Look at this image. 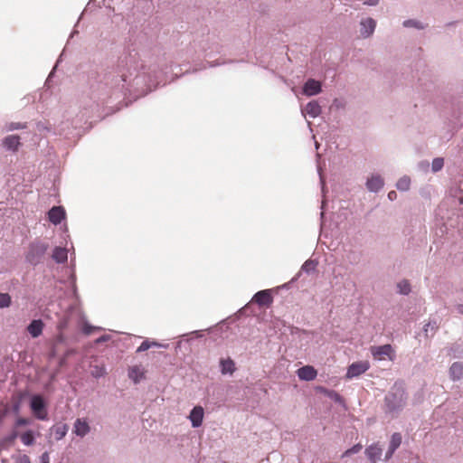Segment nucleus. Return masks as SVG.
<instances>
[{
	"label": "nucleus",
	"mask_w": 463,
	"mask_h": 463,
	"mask_svg": "<svg viewBox=\"0 0 463 463\" xmlns=\"http://www.w3.org/2000/svg\"><path fill=\"white\" fill-rule=\"evenodd\" d=\"M17 437H18V432L15 430H14L11 431L10 434L6 435L5 437H4L2 439L1 445L2 446L11 445L17 439Z\"/></svg>",
	"instance_id": "obj_34"
},
{
	"label": "nucleus",
	"mask_w": 463,
	"mask_h": 463,
	"mask_svg": "<svg viewBox=\"0 0 463 463\" xmlns=\"http://www.w3.org/2000/svg\"><path fill=\"white\" fill-rule=\"evenodd\" d=\"M362 449V445L361 444H355L354 445L353 447H351L350 449H348L347 450H345L343 454V457H349L353 454H356L358 453L360 450Z\"/></svg>",
	"instance_id": "obj_39"
},
{
	"label": "nucleus",
	"mask_w": 463,
	"mask_h": 463,
	"mask_svg": "<svg viewBox=\"0 0 463 463\" xmlns=\"http://www.w3.org/2000/svg\"><path fill=\"white\" fill-rule=\"evenodd\" d=\"M379 2L380 0H365L364 4L370 6H375Z\"/></svg>",
	"instance_id": "obj_50"
},
{
	"label": "nucleus",
	"mask_w": 463,
	"mask_h": 463,
	"mask_svg": "<svg viewBox=\"0 0 463 463\" xmlns=\"http://www.w3.org/2000/svg\"><path fill=\"white\" fill-rule=\"evenodd\" d=\"M48 249V243L41 241H33L30 243L25 255L26 261L33 266L39 264L43 259Z\"/></svg>",
	"instance_id": "obj_4"
},
{
	"label": "nucleus",
	"mask_w": 463,
	"mask_h": 463,
	"mask_svg": "<svg viewBox=\"0 0 463 463\" xmlns=\"http://www.w3.org/2000/svg\"><path fill=\"white\" fill-rule=\"evenodd\" d=\"M52 431L54 434L55 439L61 440L66 436L68 432V426L67 424H57L52 428Z\"/></svg>",
	"instance_id": "obj_27"
},
{
	"label": "nucleus",
	"mask_w": 463,
	"mask_h": 463,
	"mask_svg": "<svg viewBox=\"0 0 463 463\" xmlns=\"http://www.w3.org/2000/svg\"><path fill=\"white\" fill-rule=\"evenodd\" d=\"M52 258L56 263H65L68 260L67 249L62 247H55L52 250Z\"/></svg>",
	"instance_id": "obj_21"
},
{
	"label": "nucleus",
	"mask_w": 463,
	"mask_h": 463,
	"mask_svg": "<svg viewBox=\"0 0 463 463\" xmlns=\"http://www.w3.org/2000/svg\"><path fill=\"white\" fill-rule=\"evenodd\" d=\"M163 74L156 66H146L138 52L130 51L119 59L116 67L107 70L90 83L91 113L99 112L101 107L113 108L128 94L137 98L149 93L163 81Z\"/></svg>",
	"instance_id": "obj_1"
},
{
	"label": "nucleus",
	"mask_w": 463,
	"mask_h": 463,
	"mask_svg": "<svg viewBox=\"0 0 463 463\" xmlns=\"http://www.w3.org/2000/svg\"><path fill=\"white\" fill-rule=\"evenodd\" d=\"M322 109L320 105L316 100L309 101L305 109L302 110L303 113L307 114L310 118H315L318 117L321 113Z\"/></svg>",
	"instance_id": "obj_20"
},
{
	"label": "nucleus",
	"mask_w": 463,
	"mask_h": 463,
	"mask_svg": "<svg viewBox=\"0 0 463 463\" xmlns=\"http://www.w3.org/2000/svg\"><path fill=\"white\" fill-rule=\"evenodd\" d=\"M371 353L375 359L382 360L387 356L392 360L391 355L393 353V350L391 345L386 344L383 345L373 346L371 348Z\"/></svg>",
	"instance_id": "obj_11"
},
{
	"label": "nucleus",
	"mask_w": 463,
	"mask_h": 463,
	"mask_svg": "<svg viewBox=\"0 0 463 463\" xmlns=\"http://www.w3.org/2000/svg\"><path fill=\"white\" fill-rule=\"evenodd\" d=\"M109 339H110L109 335H102L95 340V343L99 345V344L108 342Z\"/></svg>",
	"instance_id": "obj_45"
},
{
	"label": "nucleus",
	"mask_w": 463,
	"mask_h": 463,
	"mask_svg": "<svg viewBox=\"0 0 463 463\" xmlns=\"http://www.w3.org/2000/svg\"><path fill=\"white\" fill-rule=\"evenodd\" d=\"M21 441L25 446H32L35 442L34 432L32 430H27L20 436Z\"/></svg>",
	"instance_id": "obj_28"
},
{
	"label": "nucleus",
	"mask_w": 463,
	"mask_h": 463,
	"mask_svg": "<svg viewBox=\"0 0 463 463\" xmlns=\"http://www.w3.org/2000/svg\"><path fill=\"white\" fill-rule=\"evenodd\" d=\"M26 128H27L26 123L10 122V123L6 124L5 130L6 131H14V130H18V129H24Z\"/></svg>",
	"instance_id": "obj_37"
},
{
	"label": "nucleus",
	"mask_w": 463,
	"mask_h": 463,
	"mask_svg": "<svg viewBox=\"0 0 463 463\" xmlns=\"http://www.w3.org/2000/svg\"><path fill=\"white\" fill-rule=\"evenodd\" d=\"M44 324L41 319H33L27 326V331L32 337L36 338L43 333Z\"/></svg>",
	"instance_id": "obj_18"
},
{
	"label": "nucleus",
	"mask_w": 463,
	"mask_h": 463,
	"mask_svg": "<svg viewBox=\"0 0 463 463\" xmlns=\"http://www.w3.org/2000/svg\"><path fill=\"white\" fill-rule=\"evenodd\" d=\"M376 27V22L374 19L368 17L366 19H363L360 22V33L364 38L370 37Z\"/></svg>",
	"instance_id": "obj_13"
},
{
	"label": "nucleus",
	"mask_w": 463,
	"mask_h": 463,
	"mask_svg": "<svg viewBox=\"0 0 463 463\" xmlns=\"http://www.w3.org/2000/svg\"><path fill=\"white\" fill-rule=\"evenodd\" d=\"M456 309L458 314L463 315V303L456 306Z\"/></svg>",
	"instance_id": "obj_53"
},
{
	"label": "nucleus",
	"mask_w": 463,
	"mask_h": 463,
	"mask_svg": "<svg viewBox=\"0 0 463 463\" xmlns=\"http://www.w3.org/2000/svg\"><path fill=\"white\" fill-rule=\"evenodd\" d=\"M402 441V437L400 432H394L392 437L389 443L388 450L385 453L384 460L388 461L392 458L394 452L397 450V449L401 446Z\"/></svg>",
	"instance_id": "obj_10"
},
{
	"label": "nucleus",
	"mask_w": 463,
	"mask_h": 463,
	"mask_svg": "<svg viewBox=\"0 0 463 463\" xmlns=\"http://www.w3.org/2000/svg\"><path fill=\"white\" fill-rule=\"evenodd\" d=\"M29 407L35 419L48 420V403L42 394H33L29 401Z\"/></svg>",
	"instance_id": "obj_3"
},
{
	"label": "nucleus",
	"mask_w": 463,
	"mask_h": 463,
	"mask_svg": "<svg viewBox=\"0 0 463 463\" xmlns=\"http://www.w3.org/2000/svg\"><path fill=\"white\" fill-rule=\"evenodd\" d=\"M410 185H411V179L409 176H406V175L401 177L396 183V188L402 192L408 191L410 189Z\"/></svg>",
	"instance_id": "obj_30"
},
{
	"label": "nucleus",
	"mask_w": 463,
	"mask_h": 463,
	"mask_svg": "<svg viewBox=\"0 0 463 463\" xmlns=\"http://www.w3.org/2000/svg\"><path fill=\"white\" fill-rule=\"evenodd\" d=\"M90 430L87 421L78 419L74 423V432L79 437H85Z\"/></svg>",
	"instance_id": "obj_24"
},
{
	"label": "nucleus",
	"mask_w": 463,
	"mask_h": 463,
	"mask_svg": "<svg viewBox=\"0 0 463 463\" xmlns=\"http://www.w3.org/2000/svg\"><path fill=\"white\" fill-rule=\"evenodd\" d=\"M370 368V364L366 361H359L351 364L347 367L345 377L347 379H353L364 373Z\"/></svg>",
	"instance_id": "obj_6"
},
{
	"label": "nucleus",
	"mask_w": 463,
	"mask_h": 463,
	"mask_svg": "<svg viewBox=\"0 0 463 463\" xmlns=\"http://www.w3.org/2000/svg\"><path fill=\"white\" fill-rule=\"evenodd\" d=\"M199 48L205 56H212L220 53L222 46L218 43L213 35H207L199 42Z\"/></svg>",
	"instance_id": "obj_5"
},
{
	"label": "nucleus",
	"mask_w": 463,
	"mask_h": 463,
	"mask_svg": "<svg viewBox=\"0 0 463 463\" xmlns=\"http://www.w3.org/2000/svg\"><path fill=\"white\" fill-rule=\"evenodd\" d=\"M402 26L405 28H415L417 30H423L426 24L416 19H407L402 22Z\"/></svg>",
	"instance_id": "obj_29"
},
{
	"label": "nucleus",
	"mask_w": 463,
	"mask_h": 463,
	"mask_svg": "<svg viewBox=\"0 0 463 463\" xmlns=\"http://www.w3.org/2000/svg\"><path fill=\"white\" fill-rule=\"evenodd\" d=\"M2 144L6 150L15 152L21 145L20 137L17 135L7 136L3 139Z\"/></svg>",
	"instance_id": "obj_17"
},
{
	"label": "nucleus",
	"mask_w": 463,
	"mask_h": 463,
	"mask_svg": "<svg viewBox=\"0 0 463 463\" xmlns=\"http://www.w3.org/2000/svg\"><path fill=\"white\" fill-rule=\"evenodd\" d=\"M11 409L9 404L5 403L3 405L2 408H0V424L4 421V420L7 417V415L10 413Z\"/></svg>",
	"instance_id": "obj_40"
},
{
	"label": "nucleus",
	"mask_w": 463,
	"mask_h": 463,
	"mask_svg": "<svg viewBox=\"0 0 463 463\" xmlns=\"http://www.w3.org/2000/svg\"><path fill=\"white\" fill-rule=\"evenodd\" d=\"M16 463H31V460L27 455H23L17 459Z\"/></svg>",
	"instance_id": "obj_47"
},
{
	"label": "nucleus",
	"mask_w": 463,
	"mask_h": 463,
	"mask_svg": "<svg viewBox=\"0 0 463 463\" xmlns=\"http://www.w3.org/2000/svg\"><path fill=\"white\" fill-rule=\"evenodd\" d=\"M66 217L65 210L62 206H52L48 212V220L54 225H58Z\"/></svg>",
	"instance_id": "obj_9"
},
{
	"label": "nucleus",
	"mask_w": 463,
	"mask_h": 463,
	"mask_svg": "<svg viewBox=\"0 0 463 463\" xmlns=\"http://www.w3.org/2000/svg\"><path fill=\"white\" fill-rule=\"evenodd\" d=\"M90 374L92 377L99 379L107 374L106 369L102 366L95 365L91 369Z\"/></svg>",
	"instance_id": "obj_35"
},
{
	"label": "nucleus",
	"mask_w": 463,
	"mask_h": 463,
	"mask_svg": "<svg viewBox=\"0 0 463 463\" xmlns=\"http://www.w3.org/2000/svg\"><path fill=\"white\" fill-rule=\"evenodd\" d=\"M105 0H90L88 4V5H90L91 4H96L99 7H101Z\"/></svg>",
	"instance_id": "obj_51"
},
{
	"label": "nucleus",
	"mask_w": 463,
	"mask_h": 463,
	"mask_svg": "<svg viewBox=\"0 0 463 463\" xmlns=\"http://www.w3.org/2000/svg\"><path fill=\"white\" fill-rule=\"evenodd\" d=\"M322 91L320 81L315 79H308L303 85V93L311 97L319 94Z\"/></svg>",
	"instance_id": "obj_8"
},
{
	"label": "nucleus",
	"mask_w": 463,
	"mask_h": 463,
	"mask_svg": "<svg viewBox=\"0 0 463 463\" xmlns=\"http://www.w3.org/2000/svg\"><path fill=\"white\" fill-rule=\"evenodd\" d=\"M30 424V420L24 417H19L16 419L14 422V428L21 427V426H26Z\"/></svg>",
	"instance_id": "obj_42"
},
{
	"label": "nucleus",
	"mask_w": 463,
	"mask_h": 463,
	"mask_svg": "<svg viewBox=\"0 0 463 463\" xmlns=\"http://www.w3.org/2000/svg\"><path fill=\"white\" fill-rule=\"evenodd\" d=\"M320 392L324 393L330 400L334 401L335 403L345 407V399L335 391L328 390L325 387H320Z\"/></svg>",
	"instance_id": "obj_23"
},
{
	"label": "nucleus",
	"mask_w": 463,
	"mask_h": 463,
	"mask_svg": "<svg viewBox=\"0 0 463 463\" xmlns=\"http://www.w3.org/2000/svg\"><path fill=\"white\" fill-rule=\"evenodd\" d=\"M406 402L407 393L405 390L401 386L394 385L384 398L386 412L392 414L400 412L405 407Z\"/></svg>",
	"instance_id": "obj_2"
},
{
	"label": "nucleus",
	"mask_w": 463,
	"mask_h": 463,
	"mask_svg": "<svg viewBox=\"0 0 463 463\" xmlns=\"http://www.w3.org/2000/svg\"><path fill=\"white\" fill-rule=\"evenodd\" d=\"M298 377L302 381L310 382L317 376V371L312 365H304L298 369Z\"/></svg>",
	"instance_id": "obj_14"
},
{
	"label": "nucleus",
	"mask_w": 463,
	"mask_h": 463,
	"mask_svg": "<svg viewBox=\"0 0 463 463\" xmlns=\"http://www.w3.org/2000/svg\"><path fill=\"white\" fill-rule=\"evenodd\" d=\"M449 374L450 380L453 382H458L463 377V364L460 362H454L449 369Z\"/></svg>",
	"instance_id": "obj_19"
},
{
	"label": "nucleus",
	"mask_w": 463,
	"mask_h": 463,
	"mask_svg": "<svg viewBox=\"0 0 463 463\" xmlns=\"http://www.w3.org/2000/svg\"><path fill=\"white\" fill-rule=\"evenodd\" d=\"M21 408V402L20 401H16L13 403L12 407H10L11 411H13L15 414H18Z\"/></svg>",
	"instance_id": "obj_44"
},
{
	"label": "nucleus",
	"mask_w": 463,
	"mask_h": 463,
	"mask_svg": "<svg viewBox=\"0 0 463 463\" xmlns=\"http://www.w3.org/2000/svg\"><path fill=\"white\" fill-rule=\"evenodd\" d=\"M149 345H150V348L151 347H164V348H166L167 347V345H163V344H160L156 341H150L149 340Z\"/></svg>",
	"instance_id": "obj_48"
},
{
	"label": "nucleus",
	"mask_w": 463,
	"mask_h": 463,
	"mask_svg": "<svg viewBox=\"0 0 463 463\" xmlns=\"http://www.w3.org/2000/svg\"><path fill=\"white\" fill-rule=\"evenodd\" d=\"M397 292L401 295L407 296L411 292V284L409 280L403 279L397 283Z\"/></svg>",
	"instance_id": "obj_31"
},
{
	"label": "nucleus",
	"mask_w": 463,
	"mask_h": 463,
	"mask_svg": "<svg viewBox=\"0 0 463 463\" xmlns=\"http://www.w3.org/2000/svg\"><path fill=\"white\" fill-rule=\"evenodd\" d=\"M204 411L201 406L194 407L189 414L191 424L194 428H199L203 424Z\"/></svg>",
	"instance_id": "obj_16"
},
{
	"label": "nucleus",
	"mask_w": 463,
	"mask_h": 463,
	"mask_svg": "<svg viewBox=\"0 0 463 463\" xmlns=\"http://www.w3.org/2000/svg\"><path fill=\"white\" fill-rule=\"evenodd\" d=\"M444 166V159L442 157H436L431 163V171L437 173L440 171Z\"/></svg>",
	"instance_id": "obj_36"
},
{
	"label": "nucleus",
	"mask_w": 463,
	"mask_h": 463,
	"mask_svg": "<svg viewBox=\"0 0 463 463\" xmlns=\"http://www.w3.org/2000/svg\"><path fill=\"white\" fill-rule=\"evenodd\" d=\"M439 328V325L436 320H430L423 327L425 335L428 337L430 335H433Z\"/></svg>",
	"instance_id": "obj_32"
},
{
	"label": "nucleus",
	"mask_w": 463,
	"mask_h": 463,
	"mask_svg": "<svg viewBox=\"0 0 463 463\" xmlns=\"http://www.w3.org/2000/svg\"><path fill=\"white\" fill-rule=\"evenodd\" d=\"M95 329H97V330H102V328H101V327H96V326H91V325H90L89 323H87V322H86V323L83 325L82 331H83V333H84L85 335H90V334L93 332V330H95Z\"/></svg>",
	"instance_id": "obj_41"
},
{
	"label": "nucleus",
	"mask_w": 463,
	"mask_h": 463,
	"mask_svg": "<svg viewBox=\"0 0 463 463\" xmlns=\"http://www.w3.org/2000/svg\"><path fill=\"white\" fill-rule=\"evenodd\" d=\"M396 192L395 191H391L388 193V198L392 201L393 199L396 198Z\"/></svg>",
	"instance_id": "obj_52"
},
{
	"label": "nucleus",
	"mask_w": 463,
	"mask_h": 463,
	"mask_svg": "<svg viewBox=\"0 0 463 463\" xmlns=\"http://www.w3.org/2000/svg\"><path fill=\"white\" fill-rule=\"evenodd\" d=\"M384 185L383 179L380 175H373L366 181L365 186L369 192L378 193Z\"/></svg>",
	"instance_id": "obj_15"
},
{
	"label": "nucleus",
	"mask_w": 463,
	"mask_h": 463,
	"mask_svg": "<svg viewBox=\"0 0 463 463\" xmlns=\"http://www.w3.org/2000/svg\"><path fill=\"white\" fill-rule=\"evenodd\" d=\"M150 348L149 340H145L142 344L137 347V353H142Z\"/></svg>",
	"instance_id": "obj_43"
},
{
	"label": "nucleus",
	"mask_w": 463,
	"mask_h": 463,
	"mask_svg": "<svg viewBox=\"0 0 463 463\" xmlns=\"http://www.w3.org/2000/svg\"><path fill=\"white\" fill-rule=\"evenodd\" d=\"M317 171H318V175H319V178H320V183H321V185H322V192L324 193L325 180H324V177L322 175V172H321V167L320 166L317 167Z\"/></svg>",
	"instance_id": "obj_49"
},
{
	"label": "nucleus",
	"mask_w": 463,
	"mask_h": 463,
	"mask_svg": "<svg viewBox=\"0 0 463 463\" xmlns=\"http://www.w3.org/2000/svg\"><path fill=\"white\" fill-rule=\"evenodd\" d=\"M317 264V262L316 260H307L301 266L300 271L310 274L311 272H313L316 269Z\"/></svg>",
	"instance_id": "obj_33"
},
{
	"label": "nucleus",
	"mask_w": 463,
	"mask_h": 463,
	"mask_svg": "<svg viewBox=\"0 0 463 463\" xmlns=\"http://www.w3.org/2000/svg\"><path fill=\"white\" fill-rule=\"evenodd\" d=\"M128 375L136 384L145 377L144 371L137 365L129 367Z\"/></svg>",
	"instance_id": "obj_26"
},
{
	"label": "nucleus",
	"mask_w": 463,
	"mask_h": 463,
	"mask_svg": "<svg viewBox=\"0 0 463 463\" xmlns=\"http://www.w3.org/2000/svg\"><path fill=\"white\" fill-rule=\"evenodd\" d=\"M11 297L7 293H0V308L8 307L11 305Z\"/></svg>",
	"instance_id": "obj_38"
},
{
	"label": "nucleus",
	"mask_w": 463,
	"mask_h": 463,
	"mask_svg": "<svg viewBox=\"0 0 463 463\" xmlns=\"http://www.w3.org/2000/svg\"><path fill=\"white\" fill-rule=\"evenodd\" d=\"M371 463H377L383 455V449L378 443H373L365 449L364 451Z\"/></svg>",
	"instance_id": "obj_12"
},
{
	"label": "nucleus",
	"mask_w": 463,
	"mask_h": 463,
	"mask_svg": "<svg viewBox=\"0 0 463 463\" xmlns=\"http://www.w3.org/2000/svg\"><path fill=\"white\" fill-rule=\"evenodd\" d=\"M219 64H220L219 62H216V63H210V62H209V66H210V67L217 66V65H219Z\"/></svg>",
	"instance_id": "obj_55"
},
{
	"label": "nucleus",
	"mask_w": 463,
	"mask_h": 463,
	"mask_svg": "<svg viewBox=\"0 0 463 463\" xmlns=\"http://www.w3.org/2000/svg\"><path fill=\"white\" fill-rule=\"evenodd\" d=\"M220 367L222 374H232L236 371L235 363L230 357L221 359Z\"/></svg>",
	"instance_id": "obj_22"
},
{
	"label": "nucleus",
	"mask_w": 463,
	"mask_h": 463,
	"mask_svg": "<svg viewBox=\"0 0 463 463\" xmlns=\"http://www.w3.org/2000/svg\"><path fill=\"white\" fill-rule=\"evenodd\" d=\"M252 302L258 304L260 307H269L273 302V297L270 289L260 290L254 294Z\"/></svg>",
	"instance_id": "obj_7"
},
{
	"label": "nucleus",
	"mask_w": 463,
	"mask_h": 463,
	"mask_svg": "<svg viewBox=\"0 0 463 463\" xmlns=\"http://www.w3.org/2000/svg\"><path fill=\"white\" fill-rule=\"evenodd\" d=\"M54 69H55V68H53V69H52V71L50 72V74H49V76H48V79H47V80H46V83L49 81L50 78H51V77H52V75L54 74Z\"/></svg>",
	"instance_id": "obj_54"
},
{
	"label": "nucleus",
	"mask_w": 463,
	"mask_h": 463,
	"mask_svg": "<svg viewBox=\"0 0 463 463\" xmlns=\"http://www.w3.org/2000/svg\"><path fill=\"white\" fill-rule=\"evenodd\" d=\"M447 354L454 359L463 357V344H452L449 347L447 348Z\"/></svg>",
	"instance_id": "obj_25"
},
{
	"label": "nucleus",
	"mask_w": 463,
	"mask_h": 463,
	"mask_svg": "<svg viewBox=\"0 0 463 463\" xmlns=\"http://www.w3.org/2000/svg\"><path fill=\"white\" fill-rule=\"evenodd\" d=\"M41 463H50L49 453L45 451L40 458Z\"/></svg>",
	"instance_id": "obj_46"
}]
</instances>
